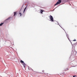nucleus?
<instances>
[{"label": "nucleus", "instance_id": "nucleus-13", "mask_svg": "<svg viewBox=\"0 0 77 77\" xmlns=\"http://www.w3.org/2000/svg\"><path fill=\"white\" fill-rule=\"evenodd\" d=\"M65 71H67V70H66V69H65Z\"/></svg>", "mask_w": 77, "mask_h": 77}, {"label": "nucleus", "instance_id": "nucleus-11", "mask_svg": "<svg viewBox=\"0 0 77 77\" xmlns=\"http://www.w3.org/2000/svg\"><path fill=\"white\" fill-rule=\"evenodd\" d=\"M19 14H20V17H21V16L22 14L21 13H19Z\"/></svg>", "mask_w": 77, "mask_h": 77}, {"label": "nucleus", "instance_id": "nucleus-4", "mask_svg": "<svg viewBox=\"0 0 77 77\" xmlns=\"http://www.w3.org/2000/svg\"><path fill=\"white\" fill-rule=\"evenodd\" d=\"M28 69H29V70H32H32H33V69H32V68H30V67H28Z\"/></svg>", "mask_w": 77, "mask_h": 77}, {"label": "nucleus", "instance_id": "nucleus-14", "mask_svg": "<svg viewBox=\"0 0 77 77\" xmlns=\"http://www.w3.org/2000/svg\"><path fill=\"white\" fill-rule=\"evenodd\" d=\"M67 38H68V39H69V38L67 37Z\"/></svg>", "mask_w": 77, "mask_h": 77}, {"label": "nucleus", "instance_id": "nucleus-9", "mask_svg": "<svg viewBox=\"0 0 77 77\" xmlns=\"http://www.w3.org/2000/svg\"><path fill=\"white\" fill-rule=\"evenodd\" d=\"M3 24H4V23H1V24H0V26H3Z\"/></svg>", "mask_w": 77, "mask_h": 77}, {"label": "nucleus", "instance_id": "nucleus-15", "mask_svg": "<svg viewBox=\"0 0 77 77\" xmlns=\"http://www.w3.org/2000/svg\"><path fill=\"white\" fill-rule=\"evenodd\" d=\"M75 77V75L73 76V77Z\"/></svg>", "mask_w": 77, "mask_h": 77}, {"label": "nucleus", "instance_id": "nucleus-16", "mask_svg": "<svg viewBox=\"0 0 77 77\" xmlns=\"http://www.w3.org/2000/svg\"><path fill=\"white\" fill-rule=\"evenodd\" d=\"M67 70H68V69H66Z\"/></svg>", "mask_w": 77, "mask_h": 77}, {"label": "nucleus", "instance_id": "nucleus-1", "mask_svg": "<svg viewBox=\"0 0 77 77\" xmlns=\"http://www.w3.org/2000/svg\"><path fill=\"white\" fill-rule=\"evenodd\" d=\"M49 17L51 21H54V20H53V16H52L50 15V16H49Z\"/></svg>", "mask_w": 77, "mask_h": 77}, {"label": "nucleus", "instance_id": "nucleus-3", "mask_svg": "<svg viewBox=\"0 0 77 77\" xmlns=\"http://www.w3.org/2000/svg\"><path fill=\"white\" fill-rule=\"evenodd\" d=\"M23 66H24V68H25L26 67V64H25V63H23Z\"/></svg>", "mask_w": 77, "mask_h": 77}, {"label": "nucleus", "instance_id": "nucleus-6", "mask_svg": "<svg viewBox=\"0 0 77 77\" xmlns=\"http://www.w3.org/2000/svg\"><path fill=\"white\" fill-rule=\"evenodd\" d=\"M16 14H17V12H14V16H15V15H16Z\"/></svg>", "mask_w": 77, "mask_h": 77}, {"label": "nucleus", "instance_id": "nucleus-5", "mask_svg": "<svg viewBox=\"0 0 77 77\" xmlns=\"http://www.w3.org/2000/svg\"><path fill=\"white\" fill-rule=\"evenodd\" d=\"M44 12V11H42V10H40V13H41V14H42V12Z\"/></svg>", "mask_w": 77, "mask_h": 77}, {"label": "nucleus", "instance_id": "nucleus-10", "mask_svg": "<svg viewBox=\"0 0 77 77\" xmlns=\"http://www.w3.org/2000/svg\"><path fill=\"white\" fill-rule=\"evenodd\" d=\"M9 19H10V17H9L8 18H7V19H6L5 20V21L7 20H9Z\"/></svg>", "mask_w": 77, "mask_h": 77}, {"label": "nucleus", "instance_id": "nucleus-8", "mask_svg": "<svg viewBox=\"0 0 77 77\" xmlns=\"http://www.w3.org/2000/svg\"><path fill=\"white\" fill-rule=\"evenodd\" d=\"M27 8V7H26L24 9V11H23V13H24V12H25V11H26V8Z\"/></svg>", "mask_w": 77, "mask_h": 77}, {"label": "nucleus", "instance_id": "nucleus-2", "mask_svg": "<svg viewBox=\"0 0 77 77\" xmlns=\"http://www.w3.org/2000/svg\"><path fill=\"white\" fill-rule=\"evenodd\" d=\"M58 2H57L54 6H56V5H58V4H60V3H61V0H58Z\"/></svg>", "mask_w": 77, "mask_h": 77}, {"label": "nucleus", "instance_id": "nucleus-7", "mask_svg": "<svg viewBox=\"0 0 77 77\" xmlns=\"http://www.w3.org/2000/svg\"><path fill=\"white\" fill-rule=\"evenodd\" d=\"M20 63H24V61H23V60H20Z\"/></svg>", "mask_w": 77, "mask_h": 77}, {"label": "nucleus", "instance_id": "nucleus-12", "mask_svg": "<svg viewBox=\"0 0 77 77\" xmlns=\"http://www.w3.org/2000/svg\"><path fill=\"white\" fill-rule=\"evenodd\" d=\"M73 41H76V40L75 39L74 40H73Z\"/></svg>", "mask_w": 77, "mask_h": 77}]
</instances>
